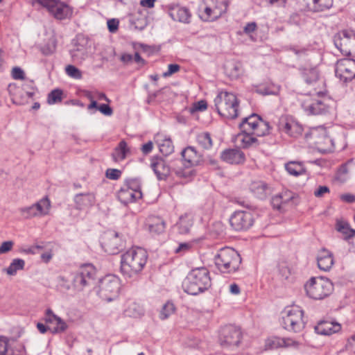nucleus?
Wrapping results in <instances>:
<instances>
[{"label":"nucleus","instance_id":"774afa93","mask_svg":"<svg viewBox=\"0 0 355 355\" xmlns=\"http://www.w3.org/2000/svg\"><path fill=\"white\" fill-rule=\"evenodd\" d=\"M346 347L347 349L355 353V334L348 338Z\"/></svg>","mask_w":355,"mask_h":355},{"label":"nucleus","instance_id":"8fccbe9b","mask_svg":"<svg viewBox=\"0 0 355 355\" xmlns=\"http://www.w3.org/2000/svg\"><path fill=\"white\" fill-rule=\"evenodd\" d=\"M65 72L69 77L77 80L81 79L83 76L81 71L75 66L71 64L67 65L65 67Z\"/></svg>","mask_w":355,"mask_h":355},{"label":"nucleus","instance_id":"79ce46f5","mask_svg":"<svg viewBox=\"0 0 355 355\" xmlns=\"http://www.w3.org/2000/svg\"><path fill=\"white\" fill-rule=\"evenodd\" d=\"M304 80L308 84H311L318 80L319 77L318 71L316 68L304 69L302 71Z\"/></svg>","mask_w":355,"mask_h":355},{"label":"nucleus","instance_id":"2eb2a0df","mask_svg":"<svg viewBox=\"0 0 355 355\" xmlns=\"http://www.w3.org/2000/svg\"><path fill=\"white\" fill-rule=\"evenodd\" d=\"M306 137H311L314 139V144L318 150L326 153L334 150V143L333 139L329 135V131L323 126L312 128L309 134H306Z\"/></svg>","mask_w":355,"mask_h":355},{"label":"nucleus","instance_id":"b1692460","mask_svg":"<svg viewBox=\"0 0 355 355\" xmlns=\"http://www.w3.org/2000/svg\"><path fill=\"white\" fill-rule=\"evenodd\" d=\"M44 320L48 324L49 329L53 334L64 332L68 327L67 323L54 314L51 309L46 311Z\"/></svg>","mask_w":355,"mask_h":355},{"label":"nucleus","instance_id":"412c9836","mask_svg":"<svg viewBox=\"0 0 355 355\" xmlns=\"http://www.w3.org/2000/svg\"><path fill=\"white\" fill-rule=\"evenodd\" d=\"M230 223L236 231L246 230L254 223L252 214L248 211H236L230 217Z\"/></svg>","mask_w":355,"mask_h":355},{"label":"nucleus","instance_id":"f257e3e1","mask_svg":"<svg viewBox=\"0 0 355 355\" xmlns=\"http://www.w3.org/2000/svg\"><path fill=\"white\" fill-rule=\"evenodd\" d=\"M148 258L147 251L140 247H133L121 256V271L123 275L132 277L144 268Z\"/></svg>","mask_w":355,"mask_h":355},{"label":"nucleus","instance_id":"cd10ccee","mask_svg":"<svg viewBox=\"0 0 355 355\" xmlns=\"http://www.w3.org/2000/svg\"><path fill=\"white\" fill-rule=\"evenodd\" d=\"M341 325L338 322L333 321H321L315 327V331L318 334L329 336L340 331Z\"/></svg>","mask_w":355,"mask_h":355},{"label":"nucleus","instance_id":"4c0bfd02","mask_svg":"<svg viewBox=\"0 0 355 355\" xmlns=\"http://www.w3.org/2000/svg\"><path fill=\"white\" fill-rule=\"evenodd\" d=\"M285 169L291 175L299 176L306 172L304 163L297 161H291L285 164Z\"/></svg>","mask_w":355,"mask_h":355},{"label":"nucleus","instance_id":"4468645a","mask_svg":"<svg viewBox=\"0 0 355 355\" xmlns=\"http://www.w3.org/2000/svg\"><path fill=\"white\" fill-rule=\"evenodd\" d=\"M242 132L251 133L257 137H263L269 132V124L259 115L253 114L244 118L240 124Z\"/></svg>","mask_w":355,"mask_h":355},{"label":"nucleus","instance_id":"393cba45","mask_svg":"<svg viewBox=\"0 0 355 355\" xmlns=\"http://www.w3.org/2000/svg\"><path fill=\"white\" fill-rule=\"evenodd\" d=\"M279 131L288 136L297 138L302 134L303 126L297 121L289 119L282 121L279 125Z\"/></svg>","mask_w":355,"mask_h":355},{"label":"nucleus","instance_id":"13d9d810","mask_svg":"<svg viewBox=\"0 0 355 355\" xmlns=\"http://www.w3.org/2000/svg\"><path fill=\"white\" fill-rule=\"evenodd\" d=\"M11 76L15 80H24L25 73L22 69L19 67H15L11 71Z\"/></svg>","mask_w":355,"mask_h":355},{"label":"nucleus","instance_id":"49530a36","mask_svg":"<svg viewBox=\"0 0 355 355\" xmlns=\"http://www.w3.org/2000/svg\"><path fill=\"white\" fill-rule=\"evenodd\" d=\"M175 311V306L171 302H167L162 306L160 313H159V318L161 320L167 319L171 315H172Z\"/></svg>","mask_w":355,"mask_h":355},{"label":"nucleus","instance_id":"de8ad7c7","mask_svg":"<svg viewBox=\"0 0 355 355\" xmlns=\"http://www.w3.org/2000/svg\"><path fill=\"white\" fill-rule=\"evenodd\" d=\"M62 99V92L60 89H54L49 95L47 102L50 105L61 102Z\"/></svg>","mask_w":355,"mask_h":355},{"label":"nucleus","instance_id":"f704fd0d","mask_svg":"<svg viewBox=\"0 0 355 355\" xmlns=\"http://www.w3.org/2000/svg\"><path fill=\"white\" fill-rule=\"evenodd\" d=\"M193 224V216L191 214H184L179 218L175 226L181 234H188Z\"/></svg>","mask_w":355,"mask_h":355},{"label":"nucleus","instance_id":"a878e982","mask_svg":"<svg viewBox=\"0 0 355 355\" xmlns=\"http://www.w3.org/2000/svg\"><path fill=\"white\" fill-rule=\"evenodd\" d=\"M154 140L162 155L167 156L173 153L174 145L170 136L159 132L155 135Z\"/></svg>","mask_w":355,"mask_h":355},{"label":"nucleus","instance_id":"473e14b6","mask_svg":"<svg viewBox=\"0 0 355 355\" xmlns=\"http://www.w3.org/2000/svg\"><path fill=\"white\" fill-rule=\"evenodd\" d=\"M123 313L127 317L139 318L144 313V309L139 303L128 300L125 304Z\"/></svg>","mask_w":355,"mask_h":355},{"label":"nucleus","instance_id":"6e6552de","mask_svg":"<svg viewBox=\"0 0 355 355\" xmlns=\"http://www.w3.org/2000/svg\"><path fill=\"white\" fill-rule=\"evenodd\" d=\"M228 0H206L199 7L198 16L203 21H214L225 14Z\"/></svg>","mask_w":355,"mask_h":355},{"label":"nucleus","instance_id":"7ed1b4c3","mask_svg":"<svg viewBox=\"0 0 355 355\" xmlns=\"http://www.w3.org/2000/svg\"><path fill=\"white\" fill-rule=\"evenodd\" d=\"M218 113L223 117L234 119L240 114V101L232 92L221 91L214 99Z\"/></svg>","mask_w":355,"mask_h":355},{"label":"nucleus","instance_id":"f03ea898","mask_svg":"<svg viewBox=\"0 0 355 355\" xmlns=\"http://www.w3.org/2000/svg\"><path fill=\"white\" fill-rule=\"evenodd\" d=\"M211 286L209 270L205 268L191 270L183 282L184 291L189 295H196L207 290Z\"/></svg>","mask_w":355,"mask_h":355},{"label":"nucleus","instance_id":"e2e57ef3","mask_svg":"<svg viewBox=\"0 0 355 355\" xmlns=\"http://www.w3.org/2000/svg\"><path fill=\"white\" fill-rule=\"evenodd\" d=\"M14 245V243L11 241H4L0 245V254L10 251Z\"/></svg>","mask_w":355,"mask_h":355},{"label":"nucleus","instance_id":"f8f14e48","mask_svg":"<svg viewBox=\"0 0 355 355\" xmlns=\"http://www.w3.org/2000/svg\"><path fill=\"white\" fill-rule=\"evenodd\" d=\"M119 200L124 205L135 202L142 198L141 182L139 179L125 181L118 192Z\"/></svg>","mask_w":355,"mask_h":355},{"label":"nucleus","instance_id":"5701e85b","mask_svg":"<svg viewBox=\"0 0 355 355\" xmlns=\"http://www.w3.org/2000/svg\"><path fill=\"white\" fill-rule=\"evenodd\" d=\"M166 10L173 20L184 24L190 22L191 14L187 8L171 3L166 6Z\"/></svg>","mask_w":355,"mask_h":355},{"label":"nucleus","instance_id":"1a4fd4ad","mask_svg":"<svg viewBox=\"0 0 355 355\" xmlns=\"http://www.w3.org/2000/svg\"><path fill=\"white\" fill-rule=\"evenodd\" d=\"M243 338L242 329L235 325H226L223 327L219 331L218 341L224 349L232 351L237 350L241 345Z\"/></svg>","mask_w":355,"mask_h":355},{"label":"nucleus","instance_id":"423d86ee","mask_svg":"<svg viewBox=\"0 0 355 355\" xmlns=\"http://www.w3.org/2000/svg\"><path fill=\"white\" fill-rule=\"evenodd\" d=\"M214 262L222 273H232L239 268L241 258L234 249L226 247L218 252L214 257Z\"/></svg>","mask_w":355,"mask_h":355},{"label":"nucleus","instance_id":"6e6d98bb","mask_svg":"<svg viewBox=\"0 0 355 355\" xmlns=\"http://www.w3.org/2000/svg\"><path fill=\"white\" fill-rule=\"evenodd\" d=\"M202 340L198 337L189 338L186 343V345L189 347L191 348H200L202 347Z\"/></svg>","mask_w":355,"mask_h":355},{"label":"nucleus","instance_id":"4be33fe9","mask_svg":"<svg viewBox=\"0 0 355 355\" xmlns=\"http://www.w3.org/2000/svg\"><path fill=\"white\" fill-rule=\"evenodd\" d=\"M302 107L308 115H316L325 113L328 111L329 107L324 101L314 98L311 96H306L302 100Z\"/></svg>","mask_w":355,"mask_h":355},{"label":"nucleus","instance_id":"3c124183","mask_svg":"<svg viewBox=\"0 0 355 355\" xmlns=\"http://www.w3.org/2000/svg\"><path fill=\"white\" fill-rule=\"evenodd\" d=\"M56 49V43L55 39L49 40L48 43L42 47L43 54L48 55L53 53Z\"/></svg>","mask_w":355,"mask_h":355},{"label":"nucleus","instance_id":"39448f33","mask_svg":"<svg viewBox=\"0 0 355 355\" xmlns=\"http://www.w3.org/2000/svg\"><path fill=\"white\" fill-rule=\"evenodd\" d=\"M334 284L325 277H313L304 285L306 295L315 300H323L334 291Z\"/></svg>","mask_w":355,"mask_h":355},{"label":"nucleus","instance_id":"dca6fc26","mask_svg":"<svg viewBox=\"0 0 355 355\" xmlns=\"http://www.w3.org/2000/svg\"><path fill=\"white\" fill-rule=\"evenodd\" d=\"M96 275V269L92 264H83L73 274V286L77 290H82L92 284Z\"/></svg>","mask_w":355,"mask_h":355},{"label":"nucleus","instance_id":"2f4dec72","mask_svg":"<svg viewBox=\"0 0 355 355\" xmlns=\"http://www.w3.org/2000/svg\"><path fill=\"white\" fill-rule=\"evenodd\" d=\"M130 153V148L127 142L125 140H121L114 149L112 157L114 162L119 163L125 159Z\"/></svg>","mask_w":355,"mask_h":355},{"label":"nucleus","instance_id":"6ab92c4d","mask_svg":"<svg viewBox=\"0 0 355 355\" xmlns=\"http://www.w3.org/2000/svg\"><path fill=\"white\" fill-rule=\"evenodd\" d=\"M336 76L343 83L355 78V60L344 58L338 60L335 67Z\"/></svg>","mask_w":355,"mask_h":355},{"label":"nucleus","instance_id":"c03bdc74","mask_svg":"<svg viewBox=\"0 0 355 355\" xmlns=\"http://www.w3.org/2000/svg\"><path fill=\"white\" fill-rule=\"evenodd\" d=\"M25 266V261L21 259H15L6 269L10 275H15L19 270H22Z\"/></svg>","mask_w":355,"mask_h":355},{"label":"nucleus","instance_id":"c85d7f7f","mask_svg":"<svg viewBox=\"0 0 355 355\" xmlns=\"http://www.w3.org/2000/svg\"><path fill=\"white\" fill-rule=\"evenodd\" d=\"M221 159L229 164H239L244 162L245 155L238 148L227 149L221 154Z\"/></svg>","mask_w":355,"mask_h":355},{"label":"nucleus","instance_id":"c756f323","mask_svg":"<svg viewBox=\"0 0 355 355\" xmlns=\"http://www.w3.org/2000/svg\"><path fill=\"white\" fill-rule=\"evenodd\" d=\"M74 202L77 209L87 210L95 204L96 197L93 193H79L75 196Z\"/></svg>","mask_w":355,"mask_h":355},{"label":"nucleus","instance_id":"bb28decb","mask_svg":"<svg viewBox=\"0 0 355 355\" xmlns=\"http://www.w3.org/2000/svg\"><path fill=\"white\" fill-rule=\"evenodd\" d=\"M317 263L320 270L329 271L334 264L333 253L327 249L323 248L318 252L317 256Z\"/></svg>","mask_w":355,"mask_h":355},{"label":"nucleus","instance_id":"ddd939ff","mask_svg":"<svg viewBox=\"0 0 355 355\" xmlns=\"http://www.w3.org/2000/svg\"><path fill=\"white\" fill-rule=\"evenodd\" d=\"M8 92L12 102L18 105L27 103L35 94V88L32 80H26L22 87H18L16 84L8 85Z\"/></svg>","mask_w":355,"mask_h":355},{"label":"nucleus","instance_id":"aec40b11","mask_svg":"<svg viewBox=\"0 0 355 355\" xmlns=\"http://www.w3.org/2000/svg\"><path fill=\"white\" fill-rule=\"evenodd\" d=\"M123 240L120 235L112 230L105 232L101 236V245L105 252L114 254L118 253L123 245Z\"/></svg>","mask_w":355,"mask_h":355},{"label":"nucleus","instance_id":"20e7f679","mask_svg":"<svg viewBox=\"0 0 355 355\" xmlns=\"http://www.w3.org/2000/svg\"><path fill=\"white\" fill-rule=\"evenodd\" d=\"M181 155L182 160L173 162L172 169L177 177L187 178L193 175L191 168L199 163L200 155L192 146L185 148Z\"/></svg>","mask_w":355,"mask_h":355},{"label":"nucleus","instance_id":"0e129e2a","mask_svg":"<svg viewBox=\"0 0 355 355\" xmlns=\"http://www.w3.org/2000/svg\"><path fill=\"white\" fill-rule=\"evenodd\" d=\"M286 201V200H284L282 195H277L272 198V204L275 208L280 209L282 204Z\"/></svg>","mask_w":355,"mask_h":355},{"label":"nucleus","instance_id":"e433bc0d","mask_svg":"<svg viewBox=\"0 0 355 355\" xmlns=\"http://www.w3.org/2000/svg\"><path fill=\"white\" fill-rule=\"evenodd\" d=\"M166 223L164 220L159 217H152L149 219L148 230L153 234H160L164 232Z\"/></svg>","mask_w":355,"mask_h":355},{"label":"nucleus","instance_id":"0eeeda50","mask_svg":"<svg viewBox=\"0 0 355 355\" xmlns=\"http://www.w3.org/2000/svg\"><path fill=\"white\" fill-rule=\"evenodd\" d=\"M303 315L304 311L299 306H288L281 312V324L288 331L299 332L304 327Z\"/></svg>","mask_w":355,"mask_h":355},{"label":"nucleus","instance_id":"7c9ffc66","mask_svg":"<svg viewBox=\"0 0 355 355\" xmlns=\"http://www.w3.org/2000/svg\"><path fill=\"white\" fill-rule=\"evenodd\" d=\"M151 168L159 180L164 179L170 173H174L172 169V164L171 166H167L166 162L162 159H154L151 163Z\"/></svg>","mask_w":355,"mask_h":355},{"label":"nucleus","instance_id":"680f3d73","mask_svg":"<svg viewBox=\"0 0 355 355\" xmlns=\"http://www.w3.org/2000/svg\"><path fill=\"white\" fill-rule=\"evenodd\" d=\"M347 171L346 166H342L338 171L336 178L340 182H344L347 179Z\"/></svg>","mask_w":355,"mask_h":355},{"label":"nucleus","instance_id":"09e8293b","mask_svg":"<svg viewBox=\"0 0 355 355\" xmlns=\"http://www.w3.org/2000/svg\"><path fill=\"white\" fill-rule=\"evenodd\" d=\"M207 109V103L205 100H200L194 102L189 108V112L191 114H194L198 112H203Z\"/></svg>","mask_w":355,"mask_h":355},{"label":"nucleus","instance_id":"4d7b16f0","mask_svg":"<svg viewBox=\"0 0 355 355\" xmlns=\"http://www.w3.org/2000/svg\"><path fill=\"white\" fill-rule=\"evenodd\" d=\"M180 69V66L178 64H170L168 66V70L163 73L164 78L170 77L174 73H178Z\"/></svg>","mask_w":355,"mask_h":355},{"label":"nucleus","instance_id":"a211bd4d","mask_svg":"<svg viewBox=\"0 0 355 355\" xmlns=\"http://www.w3.org/2000/svg\"><path fill=\"white\" fill-rule=\"evenodd\" d=\"M334 44L345 55H355V33L352 31H343L334 37Z\"/></svg>","mask_w":355,"mask_h":355},{"label":"nucleus","instance_id":"f3484780","mask_svg":"<svg viewBox=\"0 0 355 355\" xmlns=\"http://www.w3.org/2000/svg\"><path fill=\"white\" fill-rule=\"evenodd\" d=\"M51 201L48 197H44L36 203L19 209V212L21 217L26 219L42 217L49 214L51 209Z\"/></svg>","mask_w":355,"mask_h":355},{"label":"nucleus","instance_id":"a19ab883","mask_svg":"<svg viewBox=\"0 0 355 355\" xmlns=\"http://www.w3.org/2000/svg\"><path fill=\"white\" fill-rule=\"evenodd\" d=\"M293 340L291 339L282 338L279 337H273L268 340V345L273 349L279 347H288L293 345Z\"/></svg>","mask_w":355,"mask_h":355},{"label":"nucleus","instance_id":"37998d69","mask_svg":"<svg viewBox=\"0 0 355 355\" xmlns=\"http://www.w3.org/2000/svg\"><path fill=\"white\" fill-rule=\"evenodd\" d=\"M196 140L198 144L205 149H209L213 145L210 134L206 132L198 134Z\"/></svg>","mask_w":355,"mask_h":355},{"label":"nucleus","instance_id":"58836bf2","mask_svg":"<svg viewBox=\"0 0 355 355\" xmlns=\"http://www.w3.org/2000/svg\"><path fill=\"white\" fill-rule=\"evenodd\" d=\"M280 91V86L273 83H266L256 87L255 92L261 95H277Z\"/></svg>","mask_w":355,"mask_h":355},{"label":"nucleus","instance_id":"603ef678","mask_svg":"<svg viewBox=\"0 0 355 355\" xmlns=\"http://www.w3.org/2000/svg\"><path fill=\"white\" fill-rule=\"evenodd\" d=\"M242 72L239 64H232L227 67V73L232 78H238Z\"/></svg>","mask_w":355,"mask_h":355},{"label":"nucleus","instance_id":"052dcab7","mask_svg":"<svg viewBox=\"0 0 355 355\" xmlns=\"http://www.w3.org/2000/svg\"><path fill=\"white\" fill-rule=\"evenodd\" d=\"M8 352V341L6 337H0V355H6Z\"/></svg>","mask_w":355,"mask_h":355},{"label":"nucleus","instance_id":"864d4df0","mask_svg":"<svg viewBox=\"0 0 355 355\" xmlns=\"http://www.w3.org/2000/svg\"><path fill=\"white\" fill-rule=\"evenodd\" d=\"M193 243L192 242H186L180 243L178 247L175 250V253L183 255L187 252L190 251L192 248Z\"/></svg>","mask_w":355,"mask_h":355},{"label":"nucleus","instance_id":"a18cd8bd","mask_svg":"<svg viewBox=\"0 0 355 355\" xmlns=\"http://www.w3.org/2000/svg\"><path fill=\"white\" fill-rule=\"evenodd\" d=\"M313 9L316 12H321L329 9L333 4L332 0H312Z\"/></svg>","mask_w":355,"mask_h":355},{"label":"nucleus","instance_id":"ea45409f","mask_svg":"<svg viewBox=\"0 0 355 355\" xmlns=\"http://www.w3.org/2000/svg\"><path fill=\"white\" fill-rule=\"evenodd\" d=\"M250 190L258 198L263 199L267 195L268 188L265 182L257 181L251 184Z\"/></svg>","mask_w":355,"mask_h":355},{"label":"nucleus","instance_id":"72a5a7b5","mask_svg":"<svg viewBox=\"0 0 355 355\" xmlns=\"http://www.w3.org/2000/svg\"><path fill=\"white\" fill-rule=\"evenodd\" d=\"M235 142L243 148L256 146L258 144L257 139L252 136V134L246 132L238 134L235 138Z\"/></svg>","mask_w":355,"mask_h":355},{"label":"nucleus","instance_id":"bf43d9fd","mask_svg":"<svg viewBox=\"0 0 355 355\" xmlns=\"http://www.w3.org/2000/svg\"><path fill=\"white\" fill-rule=\"evenodd\" d=\"M108 31L112 33H116L119 26V21L117 19H110L107 21Z\"/></svg>","mask_w":355,"mask_h":355},{"label":"nucleus","instance_id":"5fc2aeb1","mask_svg":"<svg viewBox=\"0 0 355 355\" xmlns=\"http://www.w3.org/2000/svg\"><path fill=\"white\" fill-rule=\"evenodd\" d=\"M121 175V171L116 168H107L105 171V177L112 180H119Z\"/></svg>","mask_w":355,"mask_h":355},{"label":"nucleus","instance_id":"c9c22d12","mask_svg":"<svg viewBox=\"0 0 355 355\" xmlns=\"http://www.w3.org/2000/svg\"><path fill=\"white\" fill-rule=\"evenodd\" d=\"M336 230L341 233L345 240L355 236V230L352 229L348 222L343 219H338L336 223Z\"/></svg>","mask_w":355,"mask_h":355},{"label":"nucleus","instance_id":"338daca9","mask_svg":"<svg viewBox=\"0 0 355 355\" xmlns=\"http://www.w3.org/2000/svg\"><path fill=\"white\" fill-rule=\"evenodd\" d=\"M257 29V24L255 22H250L246 24L244 27V33L249 35L251 37V34L254 33Z\"/></svg>","mask_w":355,"mask_h":355},{"label":"nucleus","instance_id":"9d476101","mask_svg":"<svg viewBox=\"0 0 355 355\" xmlns=\"http://www.w3.org/2000/svg\"><path fill=\"white\" fill-rule=\"evenodd\" d=\"M121 280L114 275H107L98 283L97 294L106 302L116 300L121 291Z\"/></svg>","mask_w":355,"mask_h":355},{"label":"nucleus","instance_id":"9b49d317","mask_svg":"<svg viewBox=\"0 0 355 355\" xmlns=\"http://www.w3.org/2000/svg\"><path fill=\"white\" fill-rule=\"evenodd\" d=\"M35 4L46 8L49 12L58 19L70 18L73 14V9L60 0H33V5Z\"/></svg>","mask_w":355,"mask_h":355},{"label":"nucleus","instance_id":"69168bd1","mask_svg":"<svg viewBox=\"0 0 355 355\" xmlns=\"http://www.w3.org/2000/svg\"><path fill=\"white\" fill-rule=\"evenodd\" d=\"M329 189L327 186H320L316 190H315L314 195L318 198H321L324 196V194L329 193Z\"/></svg>","mask_w":355,"mask_h":355}]
</instances>
